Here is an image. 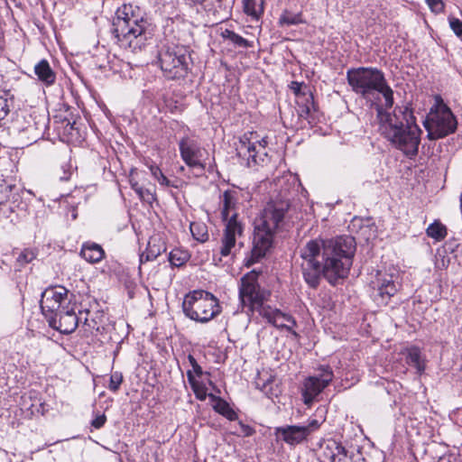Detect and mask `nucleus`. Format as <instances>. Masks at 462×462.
I'll return each instance as SVG.
<instances>
[{"label": "nucleus", "instance_id": "nucleus-17", "mask_svg": "<svg viewBox=\"0 0 462 462\" xmlns=\"http://www.w3.org/2000/svg\"><path fill=\"white\" fill-rule=\"evenodd\" d=\"M372 284L374 291V300L378 304L386 305L389 300L397 292V286L393 275L386 273L378 272Z\"/></svg>", "mask_w": 462, "mask_h": 462}, {"label": "nucleus", "instance_id": "nucleus-1", "mask_svg": "<svg viewBox=\"0 0 462 462\" xmlns=\"http://www.w3.org/2000/svg\"><path fill=\"white\" fill-rule=\"evenodd\" d=\"M355 238L341 236L328 240H310L300 252V269L304 281L317 288L321 276L336 285L345 280L353 263Z\"/></svg>", "mask_w": 462, "mask_h": 462}, {"label": "nucleus", "instance_id": "nucleus-35", "mask_svg": "<svg viewBox=\"0 0 462 462\" xmlns=\"http://www.w3.org/2000/svg\"><path fill=\"white\" fill-rule=\"evenodd\" d=\"M35 256L36 254L33 251L24 249L17 257V263L20 266H23L24 264L31 263L35 258Z\"/></svg>", "mask_w": 462, "mask_h": 462}, {"label": "nucleus", "instance_id": "nucleus-32", "mask_svg": "<svg viewBox=\"0 0 462 462\" xmlns=\"http://www.w3.org/2000/svg\"><path fill=\"white\" fill-rule=\"evenodd\" d=\"M6 96L7 93H5V96L0 95V126L5 124L6 117L10 113V102L12 100H9Z\"/></svg>", "mask_w": 462, "mask_h": 462}, {"label": "nucleus", "instance_id": "nucleus-34", "mask_svg": "<svg viewBox=\"0 0 462 462\" xmlns=\"http://www.w3.org/2000/svg\"><path fill=\"white\" fill-rule=\"evenodd\" d=\"M123 382V374L120 372H114L110 376L108 388L110 391L116 393L118 391Z\"/></svg>", "mask_w": 462, "mask_h": 462}, {"label": "nucleus", "instance_id": "nucleus-42", "mask_svg": "<svg viewBox=\"0 0 462 462\" xmlns=\"http://www.w3.org/2000/svg\"><path fill=\"white\" fill-rule=\"evenodd\" d=\"M149 170L151 171V174L152 175V177L155 179V180H158L159 179V176L161 174H162L161 169L157 166V165H154V164H152L149 166Z\"/></svg>", "mask_w": 462, "mask_h": 462}, {"label": "nucleus", "instance_id": "nucleus-9", "mask_svg": "<svg viewBox=\"0 0 462 462\" xmlns=\"http://www.w3.org/2000/svg\"><path fill=\"white\" fill-rule=\"evenodd\" d=\"M267 137L257 132H246L236 144V154L246 162L248 167L265 164L268 159Z\"/></svg>", "mask_w": 462, "mask_h": 462}, {"label": "nucleus", "instance_id": "nucleus-51", "mask_svg": "<svg viewBox=\"0 0 462 462\" xmlns=\"http://www.w3.org/2000/svg\"><path fill=\"white\" fill-rule=\"evenodd\" d=\"M267 384L268 383H264L263 386V391H265L266 387H267Z\"/></svg>", "mask_w": 462, "mask_h": 462}, {"label": "nucleus", "instance_id": "nucleus-27", "mask_svg": "<svg viewBox=\"0 0 462 462\" xmlns=\"http://www.w3.org/2000/svg\"><path fill=\"white\" fill-rule=\"evenodd\" d=\"M304 21L300 13L293 14L285 10L279 18V24L281 26L296 25L302 23Z\"/></svg>", "mask_w": 462, "mask_h": 462}, {"label": "nucleus", "instance_id": "nucleus-15", "mask_svg": "<svg viewBox=\"0 0 462 462\" xmlns=\"http://www.w3.org/2000/svg\"><path fill=\"white\" fill-rule=\"evenodd\" d=\"M179 149L181 159L189 167L205 170L206 163L203 162V157L206 150L197 140L184 136L179 142Z\"/></svg>", "mask_w": 462, "mask_h": 462}, {"label": "nucleus", "instance_id": "nucleus-12", "mask_svg": "<svg viewBox=\"0 0 462 462\" xmlns=\"http://www.w3.org/2000/svg\"><path fill=\"white\" fill-rule=\"evenodd\" d=\"M69 305L71 300L69 298V291L63 286L50 287L42 293L40 306L47 319Z\"/></svg>", "mask_w": 462, "mask_h": 462}, {"label": "nucleus", "instance_id": "nucleus-24", "mask_svg": "<svg viewBox=\"0 0 462 462\" xmlns=\"http://www.w3.org/2000/svg\"><path fill=\"white\" fill-rule=\"evenodd\" d=\"M407 363L417 369L418 374H422L425 370L424 359L419 347L411 346L407 349Z\"/></svg>", "mask_w": 462, "mask_h": 462}, {"label": "nucleus", "instance_id": "nucleus-40", "mask_svg": "<svg viewBox=\"0 0 462 462\" xmlns=\"http://www.w3.org/2000/svg\"><path fill=\"white\" fill-rule=\"evenodd\" d=\"M208 4V7L206 8V6L204 5H200L204 10L208 14H212V15L216 16L217 14V6H216V4L218 5V4L216 2V0H208L207 2Z\"/></svg>", "mask_w": 462, "mask_h": 462}, {"label": "nucleus", "instance_id": "nucleus-16", "mask_svg": "<svg viewBox=\"0 0 462 462\" xmlns=\"http://www.w3.org/2000/svg\"><path fill=\"white\" fill-rule=\"evenodd\" d=\"M82 320L81 317H78L75 311V304L69 305L68 308L61 310L59 314L48 319L49 325L63 334H70L79 326Z\"/></svg>", "mask_w": 462, "mask_h": 462}, {"label": "nucleus", "instance_id": "nucleus-39", "mask_svg": "<svg viewBox=\"0 0 462 462\" xmlns=\"http://www.w3.org/2000/svg\"><path fill=\"white\" fill-rule=\"evenodd\" d=\"M106 421V417L105 414H98L96 416V418L91 421V425L95 429H100L102 428Z\"/></svg>", "mask_w": 462, "mask_h": 462}, {"label": "nucleus", "instance_id": "nucleus-33", "mask_svg": "<svg viewBox=\"0 0 462 462\" xmlns=\"http://www.w3.org/2000/svg\"><path fill=\"white\" fill-rule=\"evenodd\" d=\"M233 428L234 430L232 432L237 436L250 437L255 432V430L251 426L245 424L241 420L234 425Z\"/></svg>", "mask_w": 462, "mask_h": 462}, {"label": "nucleus", "instance_id": "nucleus-29", "mask_svg": "<svg viewBox=\"0 0 462 462\" xmlns=\"http://www.w3.org/2000/svg\"><path fill=\"white\" fill-rule=\"evenodd\" d=\"M428 236L436 239L437 241H440L444 239L447 236V228L444 225L439 222L435 221L430 224L427 230Z\"/></svg>", "mask_w": 462, "mask_h": 462}, {"label": "nucleus", "instance_id": "nucleus-50", "mask_svg": "<svg viewBox=\"0 0 462 462\" xmlns=\"http://www.w3.org/2000/svg\"><path fill=\"white\" fill-rule=\"evenodd\" d=\"M67 126H69V129L73 130V125H71L69 122H68Z\"/></svg>", "mask_w": 462, "mask_h": 462}, {"label": "nucleus", "instance_id": "nucleus-8", "mask_svg": "<svg viewBox=\"0 0 462 462\" xmlns=\"http://www.w3.org/2000/svg\"><path fill=\"white\" fill-rule=\"evenodd\" d=\"M160 67L169 79L184 78L189 70L190 56L183 45L168 44L158 53Z\"/></svg>", "mask_w": 462, "mask_h": 462}, {"label": "nucleus", "instance_id": "nucleus-30", "mask_svg": "<svg viewBox=\"0 0 462 462\" xmlns=\"http://www.w3.org/2000/svg\"><path fill=\"white\" fill-rule=\"evenodd\" d=\"M216 411L225 416L229 420H236L237 419L236 412L229 406V404L222 400L218 399L217 404L214 406Z\"/></svg>", "mask_w": 462, "mask_h": 462}, {"label": "nucleus", "instance_id": "nucleus-7", "mask_svg": "<svg viewBox=\"0 0 462 462\" xmlns=\"http://www.w3.org/2000/svg\"><path fill=\"white\" fill-rule=\"evenodd\" d=\"M182 310L189 319L199 323H207L221 312L217 298L202 290L189 292L183 300Z\"/></svg>", "mask_w": 462, "mask_h": 462}, {"label": "nucleus", "instance_id": "nucleus-23", "mask_svg": "<svg viewBox=\"0 0 462 462\" xmlns=\"http://www.w3.org/2000/svg\"><path fill=\"white\" fill-rule=\"evenodd\" d=\"M263 0H243L245 14L252 22L258 23L263 14Z\"/></svg>", "mask_w": 462, "mask_h": 462}, {"label": "nucleus", "instance_id": "nucleus-37", "mask_svg": "<svg viewBox=\"0 0 462 462\" xmlns=\"http://www.w3.org/2000/svg\"><path fill=\"white\" fill-rule=\"evenodd\" d=\"M431 12L440 14L444 11L445 5L442 0H426Z\"/></svg>", "mask_w": 462, "mask_h": 462}, {"label": "nucleus", "instance_id": "nucleus-4", "mask_svg": "<svg viewBox=\"0 0 462 462\" xmlns=\"http://www.w3.org/2000/svg\"><path fill=\"white\" fill-rule=\"evenodd\" d=\"M289 208V200L273 199L254 219L253 248L247 265L258 262L272 247L274 236L282 228Z\"/></svg>", "mask_w": 462, "mask_h": 462}, {"label": "nucleus", "instance_id": "nucleus-49", "mask_svg": "<svg viewBox=\"0 0 462 462\" xmlns=\"http://www.w3.org/2000/svg\"><path fill=\"white\" fill-rule=\"evenodd\" d=\"M197 397L200 400H205L206 394H203L202 396H199V393H197Z\"/></svg>", "mask_w": 462, "mask_h": 462}, {"label": "nucleus", "instance_id": "nucleus-5", "mask_svg": "<svg viewBox=\"0 0 462 462\" xmlns=\"http://www.w3.org/2000/svg\"><path fill=\"white\" fill-rule=\"evenodd\" d=\"M149 23L140 14V9L132 5H123L116 12L113 33L122 48L135 52L142 50L152 36Z\"/></svg>", "mask_w": 462, "mask_h": 462}, {"label": "nucleus", "instance_id": "nucleus-47", "mask_svg": "<svg viewBox=\"0 0 462 462\" xmlns=\"http://www.w3.org/2000/svg\"><path fill=\"white\" fill-rule=\"evenodd\" d=\"M195 4L204 5V0H191Z\"/></svg>", "mask_w": 462, "mask_h": 462}, {"label": "nucleus", "instance_id": "nucleus-3", "mask_svg": "<svg viewBox=\"0 0 462 462\" xmlns=\"http://www.w3.org/2000/svg\"><path fill=\"white\" fill-rule=\"evenodd\" d=\"M346 79L352 90L374 107L377 116L379 111L393 107V90L382 70L372 67L350 69L346 71Z\"/></svg>", "mask_w": 462, "mask_h": 462}, {"label": "nucleus", "instance_id": "nucleus-22", "mask_svg": "<svg viewBox=\"0 0 462 462\" xmlns=\"http://www.w3.org/2000/svg\"><path fill=\"white\" fill-rule=\"evenodd\" d=\"M34 73L46 86H51L55 82L56 75L46 60H40L34 66Z\"/></svg>", "mask_w": 462, "mask_h": 462}, {"label": "nucleus", "instance_id": "nucleus-18", "mask_svg": "<svg viewBox=\"0 0 462 462\" xmlns=\"http://www.w3.org/2000/svg\"><path fill=\"white\" fill-rule=\"evenodd\" d=\"M319 457L320 462H354L346 448L333 439L320 444Z\"/></svg>", "mask_w": 462, "mask_h": 462}, {"label": "nucleus", "instance_id": "nucleus-48", "mask_svg": "<svg viewBox=\"0 0 462 462\" xmlns=\"http://www.w3.org/2000/svg\"><path fill=\"white\" fill-rule=\"evenodd\" d=\"M208 0H204V5L206 6V8L208 6V4H207V2H208ZM216 2H217V3L218 4V5H220V3H221V0H216Z\"/></svg>", "mask_w": 462, "mask_h": 462}, {"label": "nucleus", "instance_id": "nucleus-10", "mask_svg": "<svg viewBox=\"0 0 462 462\" xmlns=\"http://www.w3.org/2000/svg\"><path fill=\"white\" fill-rule=\"evenodd\" d=\"M424 125L429 139L437 140L453 134L457 127V121L450 108L439 101L431 108Z\"/></svg>", "mask_w": 462, "mask_h": 462}, {"label": "nucleus", "instance_id": "nucleus-41", "mask_svg": "<svg viewBox=\"0 0 462 462\" xmlns=\"http://www.w3.org/2000/svg\"><path fill=\"white\" fill-rule=\"evenodd\" d=\"M160 185L165 186V187H173L177 188L178 186L172 183L163 173L159 176V179L157 180Z\"/></svg>", "mask_w": 462, "mask_h": 462}, {"label": "nucleus", "instance_id": "nucleus-45", "mask_svg": "<svg viewBox=\"0 0 462 462\" xmlns=\"http://www.w3.org/2000/svg\"><path fill=\"white\" fill-rule=\"evenodd\" d=\"M438 462H449V458L447 457H440Z\"/></svg>", "mask_w": 462, "mask_h": 462}, {"label": "nucleus", "instance_id": "nucleus-21", "mask_svg": "<svg viewBox=\"0 0 462 462\" xmlns=\"http://www.w3.org/2000/svg\"><path fill=\"white\" fill-rule=\"evenodd\" d=\"M81 256L91 263H99L105 256V251L101 245L96 243H84L80 251Z\"/></svg>", "mask_w": 462, "mask_h": 462}, {"label": "nucleus", "instance_id": "nucleus-20", "mask_svg": "<svg viewBox=\"0 0 462 462\" xmlns=\"http://www.w3.org/2000/svg\"><path fill=\"white\" fill-rule=\"evenodd\" d=\"M165 250L163 240L159 236H153L149 239L145 252L140 255V262L153 261Z\"/></svg>", "mask_w": 462, "mask_h": 462}, {"label": "nucleus", "instance_id": "nucleus-46", "mask_svg": "<svg viewBox=\"0 0 462 462\" xmlns=\"http://www.w3.org/2000/svg\"><path fill=\"white\" fill-rule=\"evenodd\" d=\"M69 175H70V173H68V174H66V173H65V175H64V176L60 177V180H69Z\"/></svg>", "mask_w": 462, "mask_h": 462}, {"label": "nucleus", "instance_id": "nucleus-25", "mask_svg": "<svg viewBox=\"0 0 462 462\" xmlns=\"http://www.w3.org/2000/svg\"><path fill=\"white\" fill-rule=\"evenodd\" d=\"M190 233L194 239L204 243L208 239V226L202 222H191L189 226Z\"/></svg>", "mask_w": 462, "mask_h": 462}, {"label": "nucleus", "instance_id": "nucleus-14", "mask_svg": "<svg viewBox=\"0 0 462 462\" xmlns=\"http://www.w3.org/2000/svg\"><path fill=\"white\" fill-rule=\"evenodd\" d=\"M318 420H311L306 425H288L275 429V435L289 445H298L307 439L312 432L319 428Z\"/></svg>", "mask_w": 462, "mask_h": 462}, {"label": "nucleus", "instance_id": "nucleus-13", "mask_svg": "<svg viewBox=\"0 0 462 462\" xmlns=\"http://www.w3.org/2000/svg\"><path fill=\"white\" fill-rule=\"evenodd\" d=\"M320 374L319 375L309 376L303 382L302 397L305 404L310 405L314 399L331 383L333 380V372L328 365L319 367Z\"/></svg>", "mask_w": 462, "mask_h": 462}, {"label": "nucleus", "instance_id": "nucleus-31", "mask_svg": "<svg viewBox=\"0 0 462 462\" xmlns=\"http://www.w3.org/2000/svg\"><path fill=\"white\" fill-rule=\"evenodd\" d=\"M188 361L192 367V371L189 370L187 372V377L190 384L193 385L195 383L193 373H195L197 376L200 377L203 374V371L201 366L198 364L197 360L192 355L188 356Z\"/></svg>", "mask_w": 462, "mask_h": 462}, {"label": "nucleus", "instance_id": "nucleus-2", "mask_svg": "<svg viewBox=\"0 0 462 462\" xmlns=\"http://www.w3.org/2000/svg\"><path fill=\"white\" fill-rule=\"evenodd\" d=\"M377 119L379 131L396 149L410 157L417 155L421 130L408 106H395L393 114L379 111Z\"/></svg>", "mask_w": 462, "mask_h": 462}, {"label": "nucleus", "instance_id": "nucleus-19", "mask_svg": "<svg viewBox=\"0 0 462 462\" xmlns=\"http://www.w3.org/2000/svg\"><path fill=\"white\" fill-rule=\"evenodd\" d=\"M261 316L273 326L278 328H285L294 336H298V334L293 330V328L296 326V321L291 315L269 306L261 310Z\"/></svg>", "mask_w": 462, "mask_h": 462}, {"label": "nucleus", "instance_id": "nucleus-28", "mask_svg": "<svg viewBox=\"0 0 462 462\" xmlns=\"http://www.w3.org/2000/svg\"><path fill=\"white\" fill-rule=\"evenodd\" d=\"M221 35L224 39L230 41L236 46L242 48H249L252 46V43L249 42L246 39L243 38L241 35L231 30L226 29L224 32H222Z\"/></svg>", "mask_w": 462, "mask_h": 462}, {"label": "nucleus", "instance_id": "nucleus-36", "mask_svg": "<svg viewBox=\"0 0 462 462\" xmlns=\"http://www.w3.org/2000/svg\"><path fill=\"white\" fill-rule=\"evenodd\" d=\"M448 23L453 32L459 38H462V21L454 16L448 17Z\"/></svg>", "mask_w": 462, "mask_h": 462}, {"label": "nucleus", "instance_id": "nucleus-6", "mask_svg": "<svg viewBox=\"0 0 462 462\" xmlns=\"http://www.w3.org/2000/svg\"><path fill=\"white\" fill-rule=\"evenodd\" d=\"M237 200L236 190L227 189L220 197L221 217L225 222V228L218 247L219 262L224 258L233 259L243 246V243L237 241L244 233V226L237 219L236 212Z\"/></svg>", "mask_w": 462, "mask_h": 462}, {"label": "nucleus", "instance_id": "nucleus-38", "mask_svg": "<svg viewBox=\"0 0 462 462\" xmlns=\"http://www.w3.org/2000/svg\"><path fill=\"white\" fill-rule=\"evenodd\" d=\"M130 184L132 189L136 192L141 199H145V196H143V187L141 186L134 178V171L131 172L130 175Z\"/></svg>", "mask_w": 462, "mask_h": 462}, {"label": "nucleus", "instance_id": "nucleus-43", "mask_svg": "<svg viewBox=\"0 0 462 462\" xmlns=\"http://www.w3.org/2000/svg\"><path fill=\"white\" fill-rule=\"evenodd\" d=\"M143 196H145V199L143 201L151 203L153 200V194L148 189L143 188Z\"/></svg>", "mask_w": 462, "mask_h": 462}, {"label": "nucleus", "instance_id": "nucleus-11", "mask_svg": "<svg viewBox=\"0 0 462 462\" xmlns=\"http://www.w3.org/2000/svg\"><path fill=\"white\" fill-rule=\"evenodd\" d=\"M258 275L251 272L244 275L240 281L239 299L244 307L250 312L257 311L261 315V310L269 307L265 304L271 296V292L262 289L257 282Z\"/></svg>", "mask_w": 462, "mask_h": 462}, {"label": "nucleus", "instance_id": "nucleus-44", "mask_svg": "<svg viewBox=\"0 0 462 462\" xmlns=\"http://www.w3.org/2000/svg\"><path fill=\"white\" fill-rule=\"evenodd\" d=\"M83 314H85V318H84V320H83V324L88 326V327H91V324L88 322V315L89 314V311L88 310H86L84 312L80 311L79 312V315L82 316Z\"/></svg>", "mask_w": 462, "mask_h": 462}, {"label": "nucleus", "instance_id": "nucleus-26", "mask_svg": "<svg viewBox=\"0 0 462 462\" xmlns=\"http://www.w3.org/2000/svg\"><path fill=\"white\" fill-rule=\"evenodd\" d=\"M189 259L188 251L175 248L169 254V262L172 266L180 267L185 264Z\"/></svg>", "mask_w": 462, "mask_h": 462}]
</instances>
